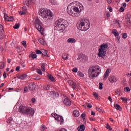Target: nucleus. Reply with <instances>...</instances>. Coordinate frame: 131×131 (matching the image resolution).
Wrapping results in <instances>:
<instances>
[{"label": "nucleus", "instance_id": "1", "mask_svg": "<svg viewBox=\"0 0 131 131\" xmlns=\"http://www.w3.org/2000/svg\"><path fill=\"white\" fill-rule=\"evenodd\" d=\"M74 4H77V2H73L68 5L67 9L68 13L73 17H78L79 15V9L78 7L73 6Z\"/></svg>", "mask_w": 131, "mask_h": 131}, {"label": "nucleus", "instance_id": "2", "mask_svg": "<svg viewBox=\"0 0 131 131\" xmlns=\"http://www.w3.org/2000/svg\"><path fill=\"white\" fill-rule=\"evenodd\" d=\"M68 27L67 20L60 18L55 22V28L58 31L63 32V31L66 27Z\"/></svg>", "mask_w": 131, "mask_h": 131}, {"label": "nucleus", "instance_id": "3", "mask_svg": "<svg viewBox=\"0 0 131 131\" xmlns=\"http://www.w3.org/2000/svg\"><path fill=\"white\" fill-rule=\"evenodd\" d=\"M39 15L41 16L43 19H47V18H48V19H50V18L53 17V13L51 10L45 8H42L39 10Z\"/></svg>", "mask_w": 131, "mask_h": 131}, {"label": "nucleus", "instance_id": "4", "mask_svg": "<svg viewBox=\"0 0 131 131\" xmlns=\"http://www.w3.org/2000/svg\"><path fill=\"white\" fill-rule=\"evenodd\" d=\"M85 20H80V22L77 24V27L78 29L81 30V31H86V30L90 29V26L91 24H90V21L87 20L86 26H85Z\"/></svg>", "mask_w": 131, "mask_h": 131}, {"label": "nucleus", "instance_id": "5", "mask_svg": "<svg viewBox=\"0 0 131 131\" xmlns=\"http://www.w3.org/2000/svg\"><path fill=\"white\" fill-rule=\"evenodd\" d=\"M98 70H100V68L98 67H92L89 69V76L90 78L93 79L94 77L99 76L100 72H98Z\"/></svg>", "mask_w": 131, "mask_h": 131}, {"label": "nucleus", "instance_id": "6", "mask_svg": "<svg viewBox=\"0 0 131 131\" xmlns=\"http://www.w3.org/2000/svg\"><path fill=\"white\" fill-rule=\"evenodd\" d=\"M107 49H108V43H104L100 46L98 49V56L99 58H104L106 56Z\"/></svg>", "mask_w": 131, "mask_h": 131}, {"label": "nucleus", "instance_id": "7", "mask_svg": "<svg viewBox=\"0 0 131 131\" xmlns=\"http://www.w3.org/2000/svg\"><path fill=\"white\" fill-rule=\"evenodd\" d=\"M51 116H52V117H54L55 119L57 120V121L60 122V124H63V123H64V119H63V117L55 113H52L51 114Z\"/></svg>", "mask_w": 131, "mask_h": 131}, {"label": "nucleus", "instance_id": "8", "mask_svg": "<svg viewBox=\"0 0 131 131\" xmlns=\"http://www.w3.org/2000/svg\"><path fill=\"white\" fill-rule=\"evenodd\" d=\"M34 109L27 107V111L26 112V114H27V115H29V116H33V115H34Z\"/></svg>", "mask_w": 131, "mask_h": 131}, {"label": "nucleus", "instance_id": "9", "mask_svg": "<svg viewBox=\"0 0 131 131\" xmlns=\"http://www.w3.org/2000/svg\"><path fill=\"white\" fill-rule=\"evenodd\" d=\"M27 110V107L24 106H20L19 107L18 111L20 113H22L23 114H26Z\"/></svg>", "mask_w": 131, "mask_h": 131}, {"label": "nucleus", "instance_id": "10", "mask_svg": "<svg viewBox=\"0 0 131 131\" xmlns=\"http://www.w3.org/2000/svg\"><path fill=\"white\" fill-rule=\"evenodd\" d=\"M108 80L110 82L113 83V82H116L117 81V78L114 76H110Z\"/></svg>", "mask_w": 131, "mask_h": 131}, {"label": "nucleus", "instance_id": "11", "mask_svg": "<svg viewBox=\"0 0 131 131\" xmlns=\"http://www.w3.org/2000/svg\"><path fill=\"white\" fill-rule=\"evenodd\" d=\"M68 83L70 85L72 86V88L74 89V90H76L77 87V84H76V83L72 80H69Z\"/></svg>", "mask_w": 131, "mask_h": 131}, {"label": "nucleus", "instance_id": "12", "mask_svg": "<svg viewBox=\"0 0 131 131\" xmlns=\"http://www.w3.org/2000/svg\"><path fill=\"white\" fill-rule=\"evenodd\" d=\"M77 59L78 60H80L81 62H86V61L88 60V56L83 54L80 57H79Z\"/></svg>", "mask_w": 131, "mask_h": 131}, {"label": "nucleus", "instance_id": "13", "mask_svg": "<svg viewBox=\"0 0 131 131\" xmlns=\"http://www.w3.org/2000/svg\"><path fill=\"white\" fill-rule=\"evenodd\" d=\"M36 88V85L34 83H31L29 84V90L30 91H34Z\"/></svg>", "mask_w": 131, "mask_h": 131}, {"label": "nucleus", "instance_id": "14", "mask_svg": "<svg viewBox=\"0 0 131 131\" xmlns=\"http://www.w3.org/2000/svg\"><path fill=\"white\" fill-rule=\"evenodd\" d=\"M63 103L66 106H71V101L68 98H65L63 100Z\"/></svg>", "mask_w": 131, "mask_h": 131}, {"label": "nucleus", "instance_id": "15", "mask_svg": "<svg viewBox=\"0 0 131 131\" xmlns=\"http://www.w3.org/2000/svg\"><path fill=\"white\" fill-rule=\"evenodd\" d=\"M35 27H36V29H37L38 31H39L40 32H41V33H42V32H43V29L42 27H41V24L36 25Z\"/></svg>", "mask_w": 131, "mask_h": 131}, {"label": "nucleus", "instance_id": "16", "mask_svg": "<svg viewBox=\"0 0 131 131\" xmlns=\"http://www.w3.org/2000/svg\"><path fill=\"white\" fill-rule=\"evenodd\" d=\"M17 78L18 79H21V80H24L27 77V75L26 74H23L22 75H18L17 76Z\"/></svg>", "mask_w": 131, "mask_h": 131}, {"label": "nucleus", "instance_id": "17", "mask_svg": "<svg viewBox=\"0 0 131 131\" xmlns=\"http://www.w3.org/2000/svg\"><path fill=\"white\" fill-rule=\"evenodd\" d=\"M38 41L41 45H43V46H45V45H46V39L45 38V37L39 38L38 39Z\"/></svg>", "mask_w": 131, "mask_h": 131}, {"label": "nucleus", "instance_id": "18", "mask_svg": "<svg viewBox=\"0 0 131 131\" xmlns=\"http://www.w3.org/2000/svg\"><path fill=\"white\" fill-rule=\"evenodd\" d=\"M5 21H13L14 20V17L13 16L9 17L7 15V17H6V14H5Z\"/></svg>", "mask_w": 131, "mask_h": 131}, {"label": "nucleus", "instance_id": "19", "mask_svg": "<svg viewBox=\"0 0 131 131\" xmlns=\"http://www.w3.org/2000/svg\"><path fill=\"white\" fill-rule=\"evenodd\" d=\"M84 129H85V127L83 124H81L78 127V131H84Z\"/></svg>", "mask_w": 131, "mask_h": 131}, {"label": "nucleus", "instance_id": "20", "mask_svg": "<svg viewBox=\"0 0 131 131\" xmlns=\"http://www.w3.org/2000/svg\"><path fill=\"white\" fill-rule=\"evenodd\" d=\"M67 41L70 43H75V42H76V40L73 38H70L67 40Z\"/></svg>", "mask_w": 131, "mask_h": 131}, {"label": "nucleus", "instance_id": "21", "mask_svg": "<svg viewBox=\"0 0 131 131\" xmlns=\"http://www.w3.org/2000/svg\"><path fill=\"white\" fill-rule=\"evenodd\" d=\"M114 107L117 110H119V111H121L122 110V108L119 104H114Z\"/></svg>", "mask_w": 131, "mask_h": 131}, {"label": "nucleus", "instance_id": "22", "mask_svg": "<svg viewBox=\"0 0 131 131\" xmlns=\"http://www.w3.org/2000/svg\"><path fill=\"white\" fill-rule=\"evenodd\" d=\"M112 33H113L114 35H115L116 37L119 36V33L117 32V30H115V29L113 30Z\"/></svg>", "mask_w": 131, "mask_h": 131}, {"label": "nucleus", "instance_id": "23", "mask_svg": "<svg viewBox=\"0 0 131 131\" xmlns=\"http://www.w3.org/2000/svg\"><path fill=\"white\" fill-rule=\"evenodd\" d=\"M109 73H110V69H108L104 75V78H107L109 76Z\"/></svg>", "mask_w": 131, "mask_h": 131}, {"label": "nucleus", "instance_id": "24", "mask_svg": "<svg viewBox=\"0 0 131 131\" xmlns=\"http://www.w3.org/2000/svg\"><path fill=\"white\" fill-rule=\"evenodd\" d=\"M7 122L8 123V124H12V123H14V121L13 120V118L10 117L7 120Z\"/></svg>", "mask_w": 131, "mask_h": 131}, {"label": "nucleus", "instance_id": "25", "mask_svg": "<svg viewBox=\"0 0 131 131\" xmlns=\"http://www.w3.org/2000/svg\"><path fill=\"white\" fill-rule=\"evenodd\" d=\"M69 55L67 53H64L62 55V58L63 60H68L69 59Z\"/></svg>", "mask_w": 131, "mask_h": 131}, {"label": "nucleus", "instance_id": "26", "mask_svg": "<svg viewBox=\"0 0 131 131\" xmlns=\"http://www.w3.org/2000/svg\"><path fill=\"white\" fill-rule=\"evenodd\" d=\"M73 114L75 117H78V116H79V112L77 110H74Z\"/></svg>", "mask_w": 131, "mask_h": 131}, {"label": "nucleus", "instance_id": "27", "mask_svg": "<svg viewBox=\"0 0 131 131\" xmlns=\"http://www.w3.org/2000/svg\"><path fill=\"white\" fill-rule=\"evenodd\" d=\"M34 24H35V26L36 25H38L39 24H41V22H40V21L39 20L38 18H36L35 19Z\"/></svg>", "mask_w": 131, "mask_h": 131}, {"label": "nucleus", "instance_id": "28", "mask_svg": "<svg viewBox=\"0 0 131 131\" xmlns=\"http://www.w3.org/2000/svg\"><path fill=\"white\" fill-rule=\"evenodd\" d=\"M41 54H42V56H46V57H49V55H48V51L47 50H43Z\"/></svg>", "mask_w": 131, "mask_h": 131}, {"label": "nucleus", "instance_id": "29", "mask_svg": "<svg viewBox=\"0 0 131 131\" xmlns=\"http://www.w3.org/2000/svg\"><path fill=\"white\" fill-rule=\"evenodd\" d=\"M126 21L127 22V23H129L130 24L131 23V16H127L126 17Z\"/></svg>", "mask_w": 131, "mask_h": 131}, {"label": "nucleus", "instance_id": "30", "mask_svg": "<svg viewBox=\"0 0 131 131\" xmlns=\"http://www.w3.org/2000/svg\"><path fill=\"white\" fill-rule=\"evenodd\" d=\"M41 68L42 69V71H43V72L46 71V69H45L46 68V63H42Z\"/></svg>", "mask_w": 131, "mask_h": 131}, {"label": "nucleus", "instance_id": "31", "mask_svg": "<svg viewBox=\"0 0 131 131\" xmlns=\"http://www.w3.org/2000/svg\"><path fill=\"white\" fill-rule=\"evenodd\" d=\"M78 76L80 77H84V75L80 71H78L77 73Z\"/></svg>", "mask_w": 131, "mask_h": 131}, {"label": "nucleus", "instance_id": "32", "mask_svg": "<svg viewBox=\"0 0 131 131\" xmlns=\"http://www.w3.org/2000/svg\"><path fill=\"white\" fill-rule=\"evenodd\" d=\"M51 87H50V85H43V89L44 90H46L47 91H49Z\"/></svg>", "mask_w": 131, "mask_h": 131}, {"label": "nucleus", "instance_id": "33", "mask_svg": "<svg viewBox=\"0 0 131 131\" xmlns=\"http://www.w3.org/2000/svg\"><path fill=\"white\" fill-rule=\"evenodd\" d=\"M122 37L124 39H125V38H126V37H127V34H126V33H122Z\"/></svg>", "mask_w": 131, "mask_h": 131}, {"label": "nucleus", "instance_id": "34", "mask_svg": "<svg viewBox=\"0 0 131 131\" xmlns=\"http://www.w3.org/2000/svg\"><path fill=\"white\" fill-rule=\"evenodd\" d=\"M24 4L26 5V6H29V1L28 0H24Z\"/></svg>", "mask_w": 131, "mask_h": 131}, {"label": "nucleus", "instance_id": "35", "mask_svg": "<svg viewBox=\"0 0 131 131\" xmlns=\"http://www.w3.org/2000/svg\"><path fill=\"white\" fill-rule=\"evenodd\" d=\"M93 96H94L95 99H99V94L96 92L93 93Z\"/></svg>", "mask_w": 131, "mask_h": 131}, {"label": "nucleus", "instance_id": "36", "mask_svg": "<svg viewBox=\"0 0 131 131\" xmlns=\"http://www.w3.org/2000/svg\"><path fill=\"white\" fill-rule=\"evenodd\" d=\"M20 27V25L19 24H16L14 25V26L13 27V28L14 29H18V28H19Z\"/></svg>", "mask_w": 131, "mask_h": 131}, {"label": "nucleus", "instance_id": "37", "mask_svg": "<svg viewBox=\"0 0 131 131\" xmlns=\"http://www.w3.org/2000/svg\"><path fill=\"white\" fill-rule=\"evenodd\" d=\"M22 11H23V12L24 13V14H26V11H27V9H26V7H23L22 8Z\"/></svg>", "mask_w": 131, "mask_h": 131}, {"label": "nucleus", "instance_id": "38", "mask_svg": "<svg viewBox=\"0 0 131 131\" xmlns=\"http://www.w3.org/2000/svg\"><path fill=\"white\" fill-rule=\"evenodd\" d=\"M49 79H50V80H52V81H54V80H55V78H54V77L52 76V75H50L49 76Z\"/></svg>", "mask_w": 131, "mask_h": 131}, {"label": "nucleus", "instance_id": "39", "mask_svg": "<svg viewBox=\"0 0 131 131\" xmlns=\"http://www.w3.org/2000/svg\"><path fill=\"white\" fill-rule=\"evenodd\" d=\"M31 56L32 59H36V58L37 57V55L35 54H31Z\"/></svg>", "mask_w": 131, "mask_h": 131}, {"label": "nucleus", "instance_id": "40", "mask_svg": "<svg viewBox=\"0 0 131 131\" xmlns=\"http://www.w3.org/2000/svg\"><path fill=\"white\" fill-rule=\"evenodd\" d=\"M36 72L38 73V74H40V75H41L42 74V72H41V70H40V69H37Z\"/></svg>", "mask_w": 131, "mask_h": 131}, {"label": "nucleus", "instance_id": "41", "mask_svg": "<svg viewBox=\"0 0 131 131\" xmlns=\"http://www.w3.org/2000/svg\"><path fill=\"white\" fill-rule=\"evenodd\" d=\"M99 90H103V83L100 82L99 84Z\"/></svg>", "mask_w": 131, "mask_h": 131}, {"label": "nucleus", "instance_id": "42", "mask_svg": "<svg viewBox=\"0 0 131 131\" xmlns=\"http://www.w3.org/2000/svg\"><path fill=\"white\" fill-rule=\"evenodd\" d=\"M121 100H122L123 101V102H124V103H126V102H127V98L124 97H121Z\"/></svg>", "mask_w": 131, "mask_h": 131}, {"label": "nucleus", "instance_id": "43", "mask_svg": "<svg viewBox=\"0 0 131 131\" xmlns=\"http://www.w3.org/2000/svg\"><path fill=\"white\" fill-rule=\"evenodd\" d=\"M35 52L37 54V55H40L41 54H42V52L40 51V50H36L35 51Z\"/></svg>", "mask_w": 131, "mask_h": 131}, {"label": "nucleus", "instance_id": "44", "mask_svg": "<svg viewBox=\"0 0 131 131\" xmlns=\"http://www.w3.org/2000/svg\"><path fill=\"white\" fill-rule=\"evenodd\" d=\"M82 118L84 120L85 119V113H83L81 115Z\"/></svg>", "mask_w": 131, "mask_h": 131}, {"label": "nucleus", "instance_id": "45", "mask_svg": "<svg viewBox=\"0 0 131 131\" xmlns=\"http://www.w3.org/2000/svg\"><path fill=\"white\" fill-rule=\"evenodd\" d=\"M21 43H22L23 46H24V47L25 48H26V47H27V45H26V41H25V40L23 41L22 42H21Z\"/></svg>", "mask_w": 131, "mask_h": 131}, {"label": "nucleus", "instance_id": "46", "mask_svg": "<svg viewBox=\"0 0 131 131\" xmlns=\"http://www.w3.org/2000/svg\"><path fill=\"white\" fill-rule=\"evenodd\" d=\"M4 68H5V63L4 62L2 63L0 66V69H4Z\"/></svg>", "mask_w": 131, "mask_h": 131}, {"label": "nucleus", "instance_id": "47", "mask_svg": "<svg viewBox=\"0 0 131 131\" xmlns=\"http://www.w3.org/2000/svg\"><path fill=\"white\" fill-rule=\"evenodd\" d=\"M4 31V26L3 25H0V32H3Z\"/></svg>", "mask_w": 131, "mask_h": 131}, {"label": "nucleus", "instance_id": "48", "mask_svg": "<svg viewBox=\"0 0 131 131\" xmlns=\"http://www.w3.org/2000/svg\"><path fill=\"white\" fill-rule=\"evenodd\" d=\"M72 71H73V72H74L75 73H76V72H77V71H78V69H77V68H74L72 69Z\"/></svg>", "mask_w": 131, "mask_h": 131}, {"label": "nucleus", "instance_id": "49", "mask_svg": "<svg viewBox=\"0 0 131 131\" xmlns=\"http://www.w3.org/2000/svg\"><path fill=\"white\" fill-rule=\"evenodd\" d=\"M125 92H129L130 91V89L128 87H126L125 89Z\"/></svg>", "mask_w": 131, "mask_h": 131}, {"label": "nucleus", "instance_id": "50", "mask_svg": "<svg viewBox=\"0 0 131 131\" xmlns=\"http://www.w3.org/2000/svg\"><path fill=\"white\" fill-rule=\"evenodd\" d=\"M87 107L89 109H91V108H92V107H93V105H92V104H91V103H88L87 105Z\"/></svg>", "mask_w": 131, "mask_h": 131}, {"label": "nucleus", "instance_id": "51", "mask_svg": "<svg viewBox=\"0 0 131 131\" xmlns=\"http://www.w3.org/2000/svg\"><path fill=\"white\" fill-rule=\"evenodd\" d=\"M96 110L100 113L103 112V111H102V110L99 107H96Z\"/></svg>", "mask_w": 131, "mask_h": 131}, {"label": "nucleus", "instance_id": "52", "mask_svg": "<svg viewBox=\"0 0 131 131\" xmlns=\"http://www.w3.org/2000/svg\"><path fill=\"white\" fill-rule=\"evenodd\" d=\"M24 92L25 93H27V92H28V88L27 86L25 87Z\"/></svg>", "mask_w": 131, "mask_h": 131}, {"label": "nucleus", "instance_id": "53", "mask_svg": "<svg viewBox=\"0 0 131 131\" xmlns=\"http://www.w3.org/2000/svg\"><path fill=\"white\" fill-rule=\"evenodd\" d=\"M53 94L55 95L56 97H59V94L58 93V92H53Z\"/></svg>", "mask_w": 131, "mask_h": 131}, {"label": "nucleus", "instance_id": "54", "mask_svg": "<svg viewBox=\"0 0 131 131\" xmlns=\"http://www.w3.org/2000/svg\"><path fill=\"white\" fill-rule=\"evenodd\" d=\"M120 12H124V8L121 7L119 9Z\"/></svg>", "mask_w": 131, "mask_h": 131}, {"label": "nucleus", "instance_id": "55", "mask_svg": "<svg viewBox=\"0 0 131 131\" xmlns=\"http://www.w3.org/2000/svg\"><path fill=\"white\" fill-rule=\"evenodd\" d=\"M45 127H46V126L42 125V126L41 127L40 130L42 131L45 130Z\"/></svg>", "mask_w": 131, "mask_h": 131}, {"label": "nucleus", "instance_id": "56", "mask_svg": "<svg viewBox=\"0 0 131 131\" xmlns=\"http://www.w3.org/2000/svg\"><path fill=\"white\" fill-rule=\"evenodd\" d=\"M117 41L118 42H120V37H119V36L117 37Z\"/></svg>", "mask_w": 131, "mask_h": 131}, {"label": "nucleus", "instance_id": "57", "mask_svg": "<svg viewBox=\"0 0 131 131\" xmlns=\"http://www.w3.org/2000/svg\"><path fill=\"white\" fill-rule=\"evenodd\" d=\"M108 100H109V101L111 102V103H112L113 101V100H112V98H111V96H109L108 97Z\"/></svg>", "mask_w": 131, "mask_h": 131}, {"label": "nucleus", "instance_id": "58", "mask_svg": "<svg viewBox=\"0 0 131 131\" xmlns=\"http://www.w3.org/2000/svg\"><path fill=\"white\" fill-rule=\"evenodd\" d=\"M89 119H90V120H91V121H95V119H94V118H92V117H89Z\"/></svg>", "mask_w": 131, "mask_h": 131}, {"label": "nucleus", "instance_id": "59", "mask_svg": "<svg viewBox=\"0 0 131 131\" xmlns=\"http://www.w3.org/2000/svg\"><path fill=\"white\" fill-rule=\"evenodd\" d=\"M16 71H19L20 70V66H17L15 69Z\"/></svg>", "mask_w": 131, "mask_h": 131}, {"label": "nucleus", "instance_id": "60", "mask_svg": "<svg viewBox=\"0 0 131 131\" xmlns=\"http://www.w3.org/2000/svg\"><path fill=\"white\" fill-rule=\"evenodd\" d=\"M36 101V100H35V98H32V103H35Z\"/></svg>", "mask_w": 131, "mask_h": 131}, {"label": "nucleus", "instance_id": "61", "mask_svg": "<svg viewBox=\"0 0 131 131\" xmlns=\"http://www.w3.org/2000/svg\"><path fill=\"white\" fill-rule=\"evenodd\" d=\"M19 15H23L25 14H24V12H23V11L22 10V11H19Z\"/></svg>", "mask_w": 131, "mask_h": 131}, {"label": "nucleus", "instance_id": "62", "mask_svg": "<svg viewBox=\"0 0 131 131\" xmlns=\"http://www.w3.org/2000/svg\"><path fill=\"white\" fill-rule=\"evenodd\" d=\"M110 125H109V124L107 123L106 125V128L108 129L109 127H110Z\"/></svg>", "mask_w": 131, "mask_h": 131}, {"label": "nucleus", "instance_id": "63", "mask_svg": "<svg viewBox=\"0 0 131 131\" xmlns=\"http://www.w3.org/2000/svg\"><path fill=\"white\" fill-rule=\"evenodd\" d=\"M91 115H93V116L96 115V113H95V112L92 111L91 112Z\"/></svg>", "mask_w": 131, "mask_h": 131}, {"label": "nucleus", "instance_id": "64", "mask_svg": "<svg viewBox=\"0 0 131 131\" xmlns=\"http://www.w3.org/2000/svg\"><path fill=\"white\" fill-rule=\"evenodd\" d=\"M59 131H67V130L65 128H61Z\"/></svg>", "mask_w": 131, "mask_h": 131}]
</instances>
